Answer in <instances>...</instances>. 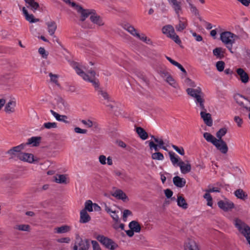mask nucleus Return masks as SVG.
<instances>
[{
    "mask_svg": "<svg viewBox=\"0 0 250 250\" xmlns=\"http://www.w3.org/2000/svg\"><path fill=\"white\" fill-rule=\"evenodd\" d=\"M168 154L170 157V160L173 166L177 165L178 166V163L180 161L179 160L178 156H176V154L172 151H169Z\"/></svg>",
    "mask_w": 250,
    "mask_h": 250,
    "instance_id": "obj_38",
    "label": "nucleus"
},
{
    "mask_svg": "<svg viewBox=\"0 0 250 250\" xmlns=\"http://www.w3.org/2000/svg\"><path fill=\"white\" fill-rule=\"evenodd\" d=\"M166 59L173 65L177 66L178 68H179L184 74L185 75H187V72L185 69L182 66V65L176 62L175 61L172 60L171 58L166 56Z\"/></svg>",
    "mask_w": 250,
    "mask_h": 250,
    "instance_id": "obj_37",
    "label": "nucleus"
},
{
    "mask_svg": "<svg viewBox=\"0 0 250 250\" xmlns=\"http://www.w3.org/2000/svg\"><path fill=\"white\" fill-rule=\"evenodd\" d=\"M184 83L187 86H189V88H195L196 87L195 83L189 78H186L184 81Z\"/></svg>",
    "mask_w": 250,
    "mask_h": 250,
    "instance_id": "obj_50",
    "label": "nucleus"
},
{
    "mask_svg": "<svg viewBox=\"0 0 250 250\" xmlns=\"http://www.w3.org/2000/svg\"><path fill=\"white\" fill-rule=\"evenodd\" d=\"M187 1L188 3L190 12L195 16H199V11L196 6L189 0H187Z\"/></svg>",
    "mask_w": 250,
    "mask_h": 250,
    "instance_id": "obj_40",
    "label": "nucleus"
},
{
    "mask_svg": "<svg viewBox=\"0 0 250 250\" xmlns=\"http://www.w3.org/2000/svg\"><path fill=\"white\" fill-rule=\"evenodd\" d=\"M99 161L101 165H104L106 164V158L104 155H101L98 158Z\"/></svg>",
    "mask_w": 250,
    "mask_h": 250,
    "instance_id": "obj_58",
    "label": "nucleus"
},
{
    "mask_svg": "<svg viewBox=\"0 0 250 250\" xmlns=\"http://www.w3.org/2000/svg\"><path fill=\"white\" fill-rule=\"evenodd\" d=\"M237 73L240 77V80L243 83H247L248 82L249 77L248 74L245 72L242 68H238L237 69Z\"/></svg>",
    "mask_w": 250,
    "mask_h": 250,
    "instance_id": "obj_24",
    "label": "nucleus"
},
{
    "mask_svg": "<svg viewBox=\"0 0 250 250\" xmlns=\"http://www.w3.org/2000/svg\"><path fill=\"white\" fill-rule=\"evenodd\" d=\"M178 166L180 167L181 172L183 174L188 173L191 170V165L188 163L185 164L183 161H180L178 163Z\"/></svg>",
    "mask_w": 250,
    "mask_h": 250,
    "instance_id": "obj_19",
    "label": "nucleus"
},
{
    "mask_svg": "<svg viewBox=\"0 0 250 250\" xmlns=\"http://www.w3.org/2000/svg\"><path fill=\"white\" fill-rule=\"evenodd\" d=\"M173 182L174 185L179 188H183L186 184V180L178 176L173 178Z\"/></svg>",
    "mask_w": 250,
    "mask_h": 250,
    "instance_id": "obj_32",
    "label": "nucleus"
},
{
    "mask_svg": "<svg viewBox=\"0 0 250 250\" xmlns=\"http://www.w3.org/2000/svg\"><path fill=\"white\" fill-rule=\"evenodd\" d=\"M218 207L225 211H228L234 207V204L229 200H221L218 202Z\"/></svg>",
    "mask_w": 250,
    "mask_h": 250,
    "instance_id": "obj_10",
    "label": "nucleus"
},
{
    "mask_svg": "<svg viewBox=\"0 0 250 250\" xmlns=\"http://www.w3.org/2000/svg\"><path fill=\"white\" fill-rule=\"evenodd\" d=\"M112 195L114 197L122 200L123 201L128 200V197L125 192L121 189L116 190L112 194Z\"/></svg>",
    "mask_w": 250,
    "mask_h": 250,
    "instance_id": "obj_23",
    "label": "nucleus"
},
{
    "mask_svg": "<svg viewBox=\"0 0 250 250\" xmlns=\"http://www.w3.org/2000/svg\"><path fill=\"white\" fill-rule=\"evenodd\" d=\"M22 11L26 21L30 23H34L39 21V19L34 18L33 14H29L25 7H22Z\"/></svg>",
    "mask_w": 250,
    "mask_h": 250,
    "instance_id": "obj_18",
    "label": "nucleus"
},
{
    "mask_svg": "<svg viewBox=\"0 0 250 250\" xmlns=\"http://www.w3.org/2000/svg\"><path fill=\"white\" fill-rule=\"evenodd\" d=\"M177 205L178 206L183 208V209H187L188 208V205L185 199L181 196H178Z\"/></svg>",
    "mask_w": 250,
    "mask_h": 250,
    "instance_id": "obj_39",
    "label": "nucleus"
},
{
    "mask_svg": "<svg viewBox=\"0 0 250 250\" xmlns=\"http://www.w3.org/2000/svg\"><path fill=\"white\" fill-rule=\"evenodd\" d=\"M122 27L129 33L131 35L137 38L139 37V33L133 26L128 23L123 24Z\"/></svg>",
    "mask_w": 250,
    "mask_h": 250,
    "instance_id": "obj_13",
    "label": "nucleus"
},
{
    "mask_svg": "<svg viewBox=\"0 0 250 250\" xmlns=\"http://www.w3.org/2000/svg\"><path fill=\"white\" fill-rule=\"evenodd\" d=\"M213 145L223 154H226L228 151V146L222 139H217Z\"/></svg>",
    "mask_w": 250,
    "mask_h": 250,
    "instance_id": "obj_9",
    "label": "nucleus"
},
{
    "mask_svg": "<svg viewBox=\"0 0 250 250\" xmlns=\"http://www.w3.org/2000/svg\"><path fill=\"white\" fill-rule=\"evenodd\" d=\"M186 92L188 95L194 99L197 106L200 109H205V100L201 87L188 88L186 89Z\"/></svg>",
    "mask_w": 250,
    "mask_h": 250,
    "instance_id": "obj_2",
    "label": "nucleus"
},
{
    "mask_svg": "<svg viewBox=\"0 0 250 250\" xmlns=\"http://www.w3.org/2000/svg\"><path fill=\"white\" fill-rule=\"evenodd\" d=\"M50 112L57 121H61V120H63L62 118H67L66 116L61 115L53 110H51Z\"/></svg>",
    "mask_w": 250,
    "mask_h": 250,
    "instance_id": "obj_48",
    "label": "nucleus"
},
{
    "mask_svg": "<svg viewBox=\"0 0 250 250\" xmlns=\"http://www.w3.org/2000/svg\"><path fill=\"white\" fill-rule=\"evenodd\" d=\"M49 76L50 77V80L52 82L55 83L57 85H59L58 81V76L57 75L53 74L52 73L49 74Z\"/></svg>",
    "mask_w": 250,
    "mask_h": 250,
    "instance_id": "obj_52",
    "label": "nucleus"
},
{
    "mask_svg": "<svg viewBox=\"0 0 250 250\" xmlns=\"http://www.w3.org/2000/svg\"><path fill=\"white\" fill-rule=\"evenodd\" d=\"M165 81L169 83L171 86L174 88H176L177 86V84L175 81V80L173 79V78L172 77L171 75H170L166 80Z\"/></svg>",
    "mask_w": 250,
    "mask_h": 250,
    "instance_id": "obj_45",
    "label": "nucleus"
},
{
    "mask_svg": "<svg viewBox=\"0 0 250 250\" xmlns=\"http://www.w3.org/2000/svg\"><path fill=\"white\" fill-rule=\"evenodd\" d=\"M19 160L29 163H32L35 161L34 157L32 154L22 152L19 156Z\"/></svg>",
    "mask_w": 250,
    "mask_h": 250,
    "instance_id": "obj_12",
    "label": "nucleus"
},
{
    "mask_svg": "<svg viewBox=\"0 0 250 250\" xmlns=\"http://www.w3.org/2000/svg\"><path fill=\"white\" fill-rule=\"evenodd\" d=\"M14 229L21 231L30 232L31 230V228L28 224H20L15 225Z\"/></svg>",
    "mask_w": 250,
    "mask_h": 250,
    "instance_id": "obj_30",
    "label": "nucleus"
},
{
    "mask_svg": "<svg viewBox=\"0 0 250 250\" xmlns=\"http://www.w3.org/2000/svg\"><path fill=\"white\" fill-rule=\"evenodd\" d=\"M154 141L157 143V145H158L159 147H160L164 145V142L162 139L154 138Z\"/></svg>",
    "mask_w": 250,
    "mask_h": 250,
    "instance_id": "obj_64",
    "label": "nucleus"
},
{
    "mask_svg": "<svg viewBox=\"0 0 250 250\" xmlns=\"http://www.w3.org/2000/svg\"><path fill=\"white\" fill-rule=\"evenodd\" d=\"M239 39L238 35L229 31H225L220 34L221 41L226 45L227 48L231 53H233L232 45L235 42L236 40Z\"/></svg>",
    "mask_w": 250,
    "mask_h": 250,
    "instance_id": "obj_3",
    "label": "nucleus"
},
{
    "mask_svg": "<svg viewBox=\"0 0 250 250\" xmlns=\"http://www.w3.org/2000/svg\"><path fill=\"white\" fill-rule=\"evenodd\" d=\"M26 144H21V145L13 147L6 152V154L10 156V158L19 159V156L21 154V151L24 150Z\"/></svg>",
    "mask_w": 250,
    "mask_h": 250,
    "instance_id": "obj_6",
    "label": "nucleus"
},
{
    "mask_svg": "<svg viewBox=\"0 0 250 250\" xmlns=\"http://www.w3.org/2000/svg\"><path fill=\"white\" fill-rule=\"evenodd\" d=\"M74 69L77 74L83 78L84 80L92 83L95 87H98L99 85V81L95 78L96 73L94 71L89 70L88 72V74H85L78 64L74 67Z\"/></svg>",
    "mask_w": 250,
    "mask_h": 250,
    "instance_id": "obj_4",
    "label": "nucleus"
},
{
    "mask_svg": "<svg viewBox=\"0 0 250 250\" xmlns=\"http://www.w3.org/2000/svg\"><path fill=\"white\" fill-rule=\"evenodd\" d=\"M148 142L149 148L151 150L153 149L155 151H157L158 150V145L155 144L153 141H148Z\"/></svg>",
    "mask_w": 250,
    "mask_h": 250,
    "instance_id": "obj_55",
    "label": "nucleus"
},
{
    "mask_svg": "<svg viewBox=\"0 0 250 250\" xmlns=\"http://www.w3.org/2000/svg\"><path fill=\"white\" fill-rule=\"evenodd\" d=\"M90 219L91 217L85 209H82L80 212V222L82 223H86L88 222Z\"/></svg>",
    "mask_w": 250,
    "mask_h": 250,
    "instance_id": "obj_28",
    "label": "nucleus"
},
{
    "mask_svg": "<svg viewBox=\"0 0 250 250\" xmlns=\"http://www.w3.org/2000/svg\"><path fill=\"white\" fill-rule=\"evenodd\" d=\"M74 131L77 133L80 134H86L87 132L86 129H82L79 127H75Z\"/></svg>",
    "mask_w": 250,
    "mask_h": 250,
    "instance_id": "obj_61",
    "label": "nucleus"
},
{
    "mask_svg": "<svg viewBox=\"0 0 250 250\" xmlns=\"http://www.w3.org/2000/svg\"><path fill=\"white\" fill-rule=\"evenodd\" d=\"M57 242L61 243H69L71 239L69 237H62L60 239H58Z\"/></svg>",
    "mask_w": 250,
    "mask_h": 250,
    "instance_id": "obj_60",
    "label": "nucleus"
},
{
    "mask_svg": "<svg viewBox=\"0 0 250 250\" xmlns=\"http://www.w3.org/2000/svg\"><path fill=\"white\" fill-rule=\"evenodd\" d=\"M81 122L83 125H84L87 127H93V128L95 129H99V124L96 122L92 121L89 119L82 120Z\"/></svg>",
    "mask_w": 250,
    "mask_h": 250,
    "instance_id": "obj_21",
    "label": "nucleus"
},
{
    "mask_svg": "<svg viewBox=\"0 0 250 250\" xmlns=\"http://www.w3.org/2000/svg\"><path fill=\"white\" fill-rule=\"evenodd\" d=\"M39 53L42 55L43 58L46 59L48 56L47 52L45 51V49L43 47H40L39 49Z\"/></svg>",
    "mask_w": 250,
    "mask_h": 250,
    "instance_id": "obj_57",
    "label": "nucleus"
},
{
    "mask_svg": "<svg viewBox=\"0 0 250 250\" xmlns=\"http://www.w3.org/2000/svg\"><path fill=\"white\" fill-rule=\"evenodd\" d=\"M93 204L92 201L91 200H87L84 204V208L83 209H85L86 211L91 212L93 211Z\"/></svg>",
    "mask_w": 250,
    "mask_h": 250,
    "instance_id": "obj_46",
    "label": "nucleus"
},
{
    "mask_svg": "<svg viewBox=\"0 0 250 250\" xmlns=\"http://www.w3.org/2000/svg\"><path fill=\"white\" fill-rule=\"evenodd\" d=\"M97 239L101 243H102L106 248L111 250H114L118 247V245L116 244L111 239L104 237L103 235H99L97 237Z\"/></svg>",
    "mask_w": 250,
    "mask_h": 250,
    "instance_id": "obj_8",
    "label": "nucleus"
},
{
    "mask_svg": "<svg viewBox=\"0 0 250 250\" xmlns=\"http://www.w3.org/2000/svg\"><path fill=\"white\" fill-rule=\"evenodd\" d=\"M234 194L237 198L242 200H246L248 197V194L241 188L236 190Z\"/></svg>",
    "mask_w": 250,
    "mask_h": 250,
    "instance_id": "obj_31",
    "label": "nucleus"
},
{
    "mask_svg": "<svg viewBox=\"0 0 250 250\" xmlns=\"http://www.w3.org/2000/svg\"><path fill=\"white\" fill-rule=\"evenodd\" d=\"M41 140V137H32L28 139L27 143H23L27 145H32L33 146H36L39 145Z\"/></svg>",
    "mask_w": 250,
    "mask_h": 250,
    "instance_id": "obj_26",
    "label": "nucleus"
},
{
    "mask_svg": "<svg viewBox=\"0 0 250 250\" xmlns=\"http://www.w3.org/2000/svg\"><path fill=\"white\" fill-rule=\"evenodd\" d=\"M184 250H199V249L195 241L189 239L185 243Z\"/></svg>",
    "mask_w": 250,
    "mask_h": 250,
    "instance_id": "obj_15",
    "label": "nucleus"
},
{
    "mask_svg": "<svg viewBox=\"0 0 250 250\" xmlns=\"http://www.w3.org/2000/svg\"><path fill=\"white\" fill-rule=\"evenodd\" d=\"M165 194L167 198H169L172 196L173 192L169 189H166L165 190Z\"/></svg>",
    "mask_w": 250,
    "mask_h": 250,
    "instance_id": "obj_63",
    "label": "nucleus"
},
{
    "mask_svg": "<svg viewBox=\"0 0 250 250\" xmlns=\"http://www.w3.org/2000/svg\"><path fill=\"white\" fill-rule=\"evenodd\" d=\"M172 147L175 151H176L181 155H184L185 154V151L183 147L179 148L177 146L174 145H172Z\"/></svg>",
    "mask_w": 250,
    "mask_h": 250,
    "instance_id": "obj_54",
    "label": "nucleus"
},
{
    "mask_svg": "<svg viewBox=\"0 0 250 250\" xmlns=\"http://www.w3.org/2000/svg\"><path fill=\"white\" fill-rule=\"evenodd\" d=\"M98 86H99V85ZM95 88H96L98 95L100 96L101 98H102L103 100H106L107 102L110 101V96L106 90L99 87V86Z\"/></svg>",
    "mask_w": 250,
    "mask_h": 250,
    "instance_id": "obj_25",
    "label": "nucleus"
},
{
    "mask_svg": "<svg viewBox=\"0 0 250 250\" xmlns=\"http://www.w3.org/2000/svg\"><path fill=\"white\" fill-rule=\"evenodd\" d=\"M225 50L222 47H216L213 50V54L216 58L221 59L224 57Z\"/></svg>",
    "mask_w": 250,
    "mask_h": 250,
    "instance_id": "obj_33",
    "label": "nucleus"
},
{
    "mask_svg": "<svg viewBox=\"0 0 250 250\" xmlns=\"http://www.w3.org/2000/svg\"><path fill=\"white\" fill-rule=\"evenodd\" d=\"M162 32L164 34L167 35V37L172 39L176 43L179 44L181 43L178 36L175 32L173 27L170 25H167L163 27Z\"/></svg>",
    "mask_w": 250,
    "mask_h": 250,
    "instance_id": "obj_5",
    "label": "nucleus"
},
{
    "mask_svg": "<svg viewBox=\"0 0 250 250\" xmlns=\"http://www.w3.org/2000/svg\"><path fill=\"white\" fill-rule=\"evenodd\" d=\"M227 132V129L226 128H222L219 129L216 133V135L217 139H222V138L223 137Z\"/></svg>",
    "mask_w": 250,
    "mask_h": 250,
    "instance_id": "obj_44",
    "label": "nucleus"
},
{
    "mask_svg": "<svg viewBox=\"0 0 250 250\" xmlns=\"http://www.w3.org/2000/svg\"><path fill=\"white\" fill-rule=\"evenodd\" d=\"M16 106V101L15 100H11L6 104L4 107V111L8 114L13 113L15 111Z\"/></svg>",
    "mask_w": 250,
    "mask_h": 250,
    "instance_id": "obj_17",
    "label": "nucleus"
},
{
    "mask_svg": "<svg viewBox=\"0 0 250 250\" xmlns=\"http://www.w3.org/2000/svg\"><path fill=\"white\" fill-rule=\"evenodd\" d=\"M167 1L174 10L177 17H179V13L182 10L181 2L177 0H167Z\"/></svg>",
    "mask_w": 250,
    "mask_h": 250,
    "instance_id": "obj_16",
    "label": "nucleus"
},
{
    "mask_svg": "<svg viewBox=\"0 0 250 250\" xmlns=\"http://www.w3.org/2000/svg\"><path fill=\"white\" fill-rule=\"evenodd\" d=\"M151 157L153 160H163L164 159L163 154L159 152H156L152 154Z\"/></svg>",
    "mask_w": 250,
    "mask_h": 250,
    "instance_id": "obj_47",
    "label": "nucleus"
},
{
    "mask_svg": "<svg viewBox=\"0 0 250 250\" xmlns=\"http://www.w3.org/2000/svg\"><path fill=\"white\" fill-rule=\"evenodd\" d=\"M90 244L87 239L78 237L76 238L73 250H88Z\"/></svg>",
    "mask_w": 250,
    "mask_h": 250,
    "instance_id": "obj_7",
    "label": "nucleus"
},
{
    "mask_svg": "<svg viewBox=\"0 0 250 250\" xmlns=\"http://www.w3.org/2000/svg\"><path fill=\"white\" fill-rule=\"evenodd\" d=\"M204 198L206 199L208 202L207 205L210 207H212L213 204L212 198L210 194L208 192H206L204 195Z\"/></svg>",
    "mask_w": 250,
    "mask_h": 250,
    "instance_id": "obj_49",
    "label": "nucleus"
},
{
    "mask_svg": "<svg viewBox=\"0 0 250 250\" xmlns=\"http://www.w3.org/2000/svg\"><path fill=\"white\" fill-rule=\"evenodd\" d=\"M71 228L68 225H63L55 229L56 232L57 233H64L70 231Z\"/></svg>",
    "mask_w": 250,
    "mask_h": 250,
    "instance_id": "obj_35",
    "label": "nucleus"
},
{
    "mask_svg": "<svg viewBox=\"0 0 250 250\" xmlns=\"http://www.w3.org/2000/svg\"><path fill=\"white\" fill-rule=\"evenodd\" d=\"M234 120L237 124L238 126L241 127L243 124V120L239 116H235Z\"/></svg>",
    "mask_w": 250,
    "mask_h": 250,
    "instance_id": "obj_59",
    "label": "nucleus"
},
{
    "mask_svg": "<svg viewBox=\"0 0 250 250\" xmlns=\"http://www.w3.org/2000/svg\"><path fill=\"white\" fill-rule=\"evenodd\" d=\"M64 2H65L66 3L70 5L71 7H73L75 10L77 11V7H82L81 6L77 4L74 2H71L70 0H63Z\"/></svg>",
    "mask_w": 250,
    "mask_h": 250,
    "instance_id": "obj_53",
    "label": "nucleus"
},
{
    "mask_svg": "<svg viewBox=\"0 0 250 250\" xmlns=\"http://www.w3.org/2000/svg\"><path fill=\"white\" fill-rule=\"evenodd\" d=\"M57 127V123L55 122H47L45 123L42 126V128H46V129H51V128H56Z\"/></svg>",
    "mask_w": 250,
    "mask_h": 250,
    "instance_id": "obj_43",
    "label": "nucleus"
},
{
    "mask_svg": "<svg viewBox=\"0 0 250 250\" xmlns=\"http://www.w3.org/2000/svg\"><path fill=\"white\" fill-rule=\"evenodd\" d=\"M203 136L207 142L211 143L212 144H213L217 139L210 133L208 132H205L203 134Z\"/></svg>",
    "mask_w": 250,
    "mask_h": 250,
    "instance_id": "obj_41",
    "label": "nucleus"
},
{
    "mask_svg": "<svg viewBox=\"0 0 250 250\" xmlns=\"http://www.w3.org/2000/svg\"><path fill=\"white\" fill-rule=\"evenodd\" d=\"M129 228L132 229L135 232L139 233L141 231V227L139 223L136 221H132L129 224Z\"/></svg>",
    "mask_w": 250,
    "mask_h": 250,
    "instance_id": "obj_34",
    "label": "nucleus"
},
{
    "mask_svg": "<svg viewBox=\"0 0 250 250\" xmlns=\"http://www.w3.org/2000/svg\"><path fill=\"white\" fill-rule=\"evenodd\" d=\"M136 132L139 136L143 140H145L148 138V134L147 132L141 127H138L136 128Z\"/></svg>",
    "mask_w": 250,
    "mask_h": 250,
    "instance_id": "obj_36",
    "label": "nucleus"
},
{
    "mask_svg": "<svg viewBox=\"0 0 250 250\" xmlns=\"http://www.w3.org/2000/svg\"><path fill=\"white\" fill-rule=\"evenodd\" d=\"M132 214V212L130 210L128 209H125L124 210L123 212V220L125 222L126 221L127 217L131 215Z\"/></svg>",
    "mask_w": 250,
    "mask_h": 250,
    "instance_id": "obj_56",
    "label": "nucleus"
},
{
    "mask_svg": "<svg viewBox=\"0 0 250 250\" xmlns=\"http://www.w3.org/2000/svg\"><path fill=\"white\" fill-rule=\"evenodd\" d=\"M137 38L139 39L140 40L142 41L143 42H145V43L148 44H151L152 43V41L149 38H148L145 34H140L139 33V37H137Z\"/></svg>",
    "mask_w": 250,
    "mask_h": 250,
    "instance_id": "obj_42",
    "label": "nucleus"
},
{
    "mask_svg": "<svg viewBox=\"0 0 250 250\" xmlns=\"http://www.w3.org/2000/svg\"><path fill=\"white\" fill-rule=\"evenodd\" d=\"M178 18L179 19V23L175 26V28L177 31L181 32L187 26V20L184 17H180L179 15Z\"/></svg>",
    "mask_w": 250,
    "mask_h": 250,
    "instance_id": "obj_14",
    "label": "nucleus"
},
{
    "mask_svg": "<svg viewBox=\"0 0 250 250\" xmlns=\"http://www.w3.org/2000/svg\"><path fill=\"white\" fill-rule=\"evenodd\" d=\"M200 115L204 123L209 126L212 125V120L211 119V114L207 113V110L205 107V109H201Z\"/></svg>",
    "mask_w": 250,
    "mask_h": 250,
    "instance_id": "obj_11",
    "label": "nucleus"
},
{
    "mask_svg": "<svg viewBox=\"0 0 250 250\" xmlns=\"http://www.w3.org/2000/svg\"><path fill=\"white\" fill-rule=\"evenodd\" d=\"M47 26V30L50 35H54L57 28V24L54 21H50L46 22Z\"/></svg>",
    "mask_w": 250,
    "mask_h": 250,
    "instance_id": "obj_27",
    "label": "nucleus"
},
{
    "mask_svg": "<svg viewBox=\"0 0 250 250\" xmlns=\"http://www.w3.org/2000/svg\"><path fill=\"white\" fill-rule=\"evenodd\" d=\"M77 12L80 17L79 25L83 28H92V25L85 21L86 19L88 17L91 22L97 26L102 27L105 25L103 18L94 9H83L82 7H77Z\"/></svg>",
    "mask_w": 250,
    "mask_h": 250,
    "instance_id": "obj_1",
    "label": "nucleus"
},
{
    "mask_svg": "<svg viewBox=\"0 0 250 250\" xmlns=\"http://www.w3.org/2000/svg\"><path fill=\"white\" fill-rule=\"evenodd\" d=\"M54 181L58 184H67L69 180L65 174H57L54 177Z\"/></svg>",
    "mask_w": 250,
    "mask_h": 250,
    "instance_id": "obj_20",
    "label": "nucleus"
},
{
    "mask_svg": "<svg viewBox=\"0 0 250 250\" xmlns=\"http://www.w3.org/2000/svg\"><path fill=\"white\" fill-rule=\"evenodd\" d=\"M216 67L218 71L222 72L225 67V62L222 61H218L216 63Z\"/></svg>",
    "mask_w": 250,
    "mask_h": 250,
    "instance_id": "obj_51",
    "label": "nucleus"
},
{
    "mask_svg": "<svg viewBox=\"0 0 250 250\" xmlns=\"http://www.w3.org/2000/svg\"><path fill=\"white\" fill-rule=\"evenodd\" d=\"M26 3L27 8H30L34 12L39 8V3L35 1V0H24Z\"/></svg>",
    "mask_w": 250,
    "mask_h": 250,
    "instance_id": "obj_29",
    "label": "nucleus"
},
{
    "mask_svg": "<svg viewBox=\"0 0 250 250\" xmlns=\"http://www.w3.org/2000/svg\"><path fill=\"white\" fill-rule=\"evenodd\" d=\"M114 173L115 176L120 177L125 182H127L131 180V178L125 172L115 170L114 171Z\"/></svg>",
    "mask_w": 250,
    "mask_h": 250,
    "instance_id": "obj_22",
    "label": "nucleus"
},
{
    "mask_svg": "<svg viewBox=\"0 0 250 250\" xmlns=\"http://www.w3.org/2000/svg\"><path fill=\"white\" fill-rule=\"evenodd\" d=\"M110 216L112 217L114 221H118L119 219V216L117 214L116 211H114L111 214Z\"/></svg>",
    "mask_w": 250,
    "mask_h": 250,
    "instance_id": "obj_62",
    "label": "nucleus"
}]
</instances>
